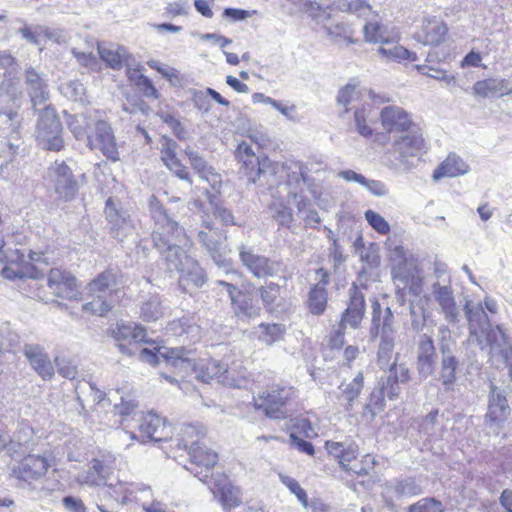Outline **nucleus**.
I'll return each mask as SVG.
<instances>
[{
	"mask_svg": "<svg viewBox=\"0 0 512 512\" xmlns=\"http://www.w3.org/2000/svg\"><path fill=\"white\" fill-rule=\"evenodd\" d=\"M382 128L388 134H405L417 128L412 115L403 107L389 105L384 107L379 114Z\"/></svg>",
	"mask_w": 512,
	"mask_h": 512,
	"instance_id": "obj_16",
	"label": "nucleus"
},
{
	"mask_svg": "<svg viewBox=\"0 0 512 512\" xmlns=\"http://www.w3.org/2000/svg\"><path fill=\"white\" fill-rule=\"evenodd\" d=\"M160 156L163 164L179 179L193 184L188 168L177 156V143L168 137H163Z\"/></svg>",
	"mask_w": 512,
	"mask_h": 512,
	"instance_id": "obj_24",
	"label": "nucleus"
},
{
	"mask_svg": "<svg viewBox=\"0 0 512 512\" xmlns=\"http://www.w3.org/2000/svg\"><path fill=\"white\" fill-rule=\"evenodd\" d=\"M111 337L121 352L127 355H132L138 346L146 342L148 338L146 328L135 322L117 323L111 329Z\"/></svg>",
	"mask_w": 512,
	"mask_h": 512,
	"instance_id": "obj_14",
	"label": "nucleus"
},
{
	"mask_svg": "<svg viewBox=\"0 0 512 512\" xmlns=\"http://www.w3.org/2000/svg\"><path fill=\"white\" fill-rule=\"evenodd\" d=\"M286 171V184L292 187H299L307 181V166L299 160L290 159L282 164Z\"/></svg>",
	"mask_w": 512,
	"mask_h": 512,
	"instance_id": "obj_38",
	"label": "nucleus"
},
{
	"mask_svg": "<svg viewBox=\"0 0 512 512\" xmlns=\"http://www.w3.org/2000/svg\"><path fill=\"white\" fill-rule=\"evenodd\" d=\"M449 37L447 23L436 16L424 18L414 38L426 46H439Z\"/></svg>",
	"mask_w": 512,
	"mask_h": 512,
	"instance_id": "obj_18",
	"label": "nucleus"
},
{
	"mask_svg": "<svg viewBox=\"0 0 512 512\" xmlns=\"http://www.w3.org/2000/svg\"><path fill=\"white\" fill-rule=\"evenodd\" d=\"M229 295L234 314L241 319L258 317L261 307L253 283L246 282L241 288L224 280L218 281Z\"/></svg>",
	"mask_w": 512,
	"mask_h": 512,
	"instance_id": "obj_6",
	"label": "nucleus"
},
{
	"mask_svg": "<svg viewBox=\"0 0 512 512\" xmlns=\"http://www.w3.org/2000/svg\"><path fill=\"white\" fill-rule=\"evenodd\" d=\"M162 317V311L159 302H145L140 311V318L145 322H154Z\"/></svg>",
	"mask_w": 512,
	"mask_h": 512,
	"instance_id": "obj_56",
	"label": "nucleus"
},
{
	"mask_svg": "<svg viewBox=\"0 0 512 512\" xmlns=\"http://www.w3.org/2000/svg\"><path fill=\"white\" fill-rule=\"evenodd\" d=\"M209 490L224 512H231L243 504L241 488L225 473H218L212 478Z\"/></svg>",
	"mask_w": 512,
	"mask_h": 512,
	"instance_id": "obj_11",
	"label": "nucleus"
},
{
	"mask_svg": "<svg viewBox=\"0 0 512 512\" xmlns=\"http://www.w3.org/2000/svg\"><path fill=\"white\" fill-rule=\"evenodd\" d=\"M162 360L170 372V374L163 373V377L170 383L183 381L191 373H193L194 359L192 358V351L185 347H171L167 348L161 354Z\"/></svg>",
	"mask_w": 512,
	"mask_h": 512,
	"instance_id": "obj_10",
	"label": "nucleus"
},
{
	"mask_svg": "<svg viewBox=\"0 0 512 512\" xmlns=\"http://www.w3.org/2000/svg\"><path fill=\"white\" fill-rule=\"evenodd\" d=\"M328 302V292L324 287H320L319 284L313 285L308 293L307 307L310 313L313 315H322Z\"/></svg>",
	"mask_w": 512,
	"mask_h": 512,
	"instance_id": "obj_40",
	"label": "nucleus"
},
{
	"mask_svg": "<svg viewBox=\"0 0 512 512\" xmlns=\"http://www.w3.org/2000/svg\"><path fill=\"white\" fill-rule=\"evenodd\" d=\"M180 441L183 447L188 451L189 447L198 443V441H205V431L203 427L193 424L185 425L180 432Z\"/></svg>",
	"mask_w": 512,
	"mask_h": 512,
	"instance_id": "obj_49",
	"label": "nucleus"
},
{
	"mask_svg": "<svg viewBox=\"0 0 512 512\" xmlns=\"http://www.w3.org/2000/svg\"><path fill=\"white\" fill-rule=\"evenodd\" d=\"M298 397L297 389L282 382H273L262 388L253 397L252 404L255 410L262 412L266 417L275 420L288 418V407Z\"/></svg>",
	"mask_w": 512,
	"mask_h": 512,
	"instance_id": "obj_3",
	"label": "nucleus"
},
{
	"mask_svg": "<svg viewBox=\"0 0 512 512\" xmlns=\"http://www.w3.org/2000/svg\"><path fill=\"white\" fill-rule=\"evenodd\" d=\"M435 299L442 308L446 319L454 321L458 312L452 292L447 287H440L435 292Z\"/></svg>",
	"mask_w": 512,
	"mask_h": 512,
	"instance_id": "obj_45",
	"label": "nucleus"
},
{
	"mask_svg": "<svg viewBox=\"0 0 512 512\" xmlns=\"http://www.w3.org/2000/svg\"><path fill=\"white\" fill-rule=\"evenodd\" d=\"M258 300L268 312L276 311L284 301L281 286L275 282H269L256 289Z\"/></svg>",
	"mask_w": 512,
	"mask_h": 512,
	"instance_id": "obj_37",
	"label": "nucleus"
},
{
	"mask_svg": "<svg viewBox=\"0 0 512 512\" xmlns=\"http://www.w3.org/2000/svg\"><path fill=\"white\" fill-rule=\"evenodd\" d=\"M317 420V414L313 410H303L290 417V433H296L303 438L313 439L318 436L314 428V422Z\"/></svg>",
	"mask_w": 512,
	"mask_h": 512,
	"instance_id": "obj_33",
	"label": "nucleus"
},
{
	"mask_svg": "<svg viewBox=\"0 0 512 512\" xmlns=\"http://www.w3.org/2000/svg\"><path fill=\"white\" fill-rule=\"evenodd\" d=\"M324 448L329 457H331L344 473L351 464L357 460L359 454V446L357 443L327 440Z\"/></svg>",
	"mask_w": 512,
	"mask_h": 512,
	"instance_id": "obj_22",
	"label": "nucleus"
},
{
	"mask_svg": "<svg viewBox=\"0 0 512 512\" xmlns=\"http://www.w3.org/2000/svg\"><path fill=\"white\" fill-rule=\"evenodd\" d=\"M365 41L373 44L398 43L400 35L395 29L389 30L378 21H369L363 27Z\"/></svg>",
	"mask_w": 512,
	"mask_h": 512,
	"instance_id": "obj_32",
	"label": "nucleus"
},
{
	"mask_svg": "<svg viewBox=\"0 0 512 512\" xmlns=\"http://www.w3.org/2000/svg\"><path fill=\"white\" fill-rule=\"evenodd\" d=\"M190 471L203 483H207L211 470L218 464V454L205 441H198L188 450Z\"/></svg>",
	"mask_w": 512,
	"mask_h": 512,
	"instance_id": "obj_13",
	"label": "nucleus"
},
{
	"mask_svg": "<svg viewBox=\"0 0 512 512\" xmlns=\"http://www.w3.org/2000/svg\"><path fill=\"white\" fill-rule=\"evenodd\" d=\"M435 355L436 349L432 338L428 335H423L418 343V355L416 362L417 370L421 375L426 377L432 372Z\"/></svg>",
	"mask_w": 512,
	"mask_h": 512,
	"instance_id": "obj_36",
	"label": "nucleus"
},
{
	"mask_svg": "<svg viewBox=\"0 0 512 512\" xmlns=\"http://www.w3.org/2000/svg\"><path fill=\"white\" fill-rule=\"evenodd\" d=\"M97 52L106 66L113 70H120L131 58L125 47L113 43H97Z\"/></svg>",
	"mask_w": 512,
	"mask_h": 512,
	"instance_id": "obj_30",
	"label": "nucleus"
},
{
	"mask_svg": "<svg viewBox=\"0 0 512 512\" xmlns=\"http://www.w3.org/2000/svg\"><path fill=\"white\" fill-rule=\"evenodd\" d=\"M473 94L481 97H503L509 95L512 90L509 88L508 82L505 79L486 78L478 80L473 85Z\"/></svg>",
	"mask_w": 512,
	"mask_h": 512,
	"instance_id": "obj_34",
	"label": "nucleus"
},
{
	"mask_svg": "<svg viewBox=\"0 0 512 512\" xmlns=\"http://www.w3.org/2000/svg\"><path fill=\"white\" fill-rule=\"evenodd\" d=\"M235 158L240 165V171L252 182H255L261 174L271 168L276 173L278 163L271 162L262 153V145L254 138L241 141L235 150Z\"/></svg>",
	"mask_w": 512,
	"mask_h": 512,
	"instance_id": "obj_4",
	"label": "nucleus"
},
{
	"mask_svg": "<svg viewBox=\"0 0 512 512\" xmlns=\"http://www.w3.org/2000/svg\"><path fill=\"white\" fill-rule=\"evenodd\" d=\"M160 118L179 140L186 139L187 132L178 118L170 113L161 114Z\"/></svg>",
	"mask_w": 512,
	"mask_h": 512,
	"instance_id": "obj_58",
	"label": "nucleus"
},
{
	"mask_svg": "<svg viewBox=\"0 0 512 512\" xmlns=\"http://www.w3.org/2000/svg\"><path fill=\"white\" fill-rule=\"evenodd\" d=\"M458 364V360L455 356H446L441 360L439 378L446 391L453 389V385L456 381Z\"/></svg>",
	"mask_w": 512,
	"mask_h": 512,
	"instance_id": "obj_43",
	"label": "nucleus"
},
{
	"mask_svg": "<svg viewBox=\"0 0 512 512\" xmlns=\"http://www.w3.org/2000/svg\"><path fill=\"white\" fill-rule=\"evenodd\" d=\"M444 510L443 503L433 497L422 498L408 507V512H444Z\"/></svg>",
	"mask_w": 512,
	"mask_h": 512,
	"instance_id": "obj_51",
	"label": "nucleus"
},
{
	"mask_svg": "<svg viewBox=\"0 0 512 512\" xmlns=\"http://www.w3.org/2000/svg\"><path fill=\"white\" fill-rule=\"evenodd\" d=\"M378 462L371 453L357 456V460L344 472L347 477V486L353 491L367 490L377 481L375 468Z\"/></svg>",
	"mask_w": 512,
	"mask_h": 512,
	"instance_id": "obj_9",
	"label": "nucleus"
},
{
	"mask_svg": "<svg viewBox=\"0 0 512 512\" xmlns=\"http://www.w3.org/2000/svg\"><path fill=\"white\" fill-rule=\"evenodd\" d=\"M137 433L130 431L131 439L140 442L149 440L161 442L171 438L172 429L166 419L152 412L141 413L137 416Z\"/></svg>",
	"mask_w": 512,
	"mask_h": 512,
	"instance_id": "obj_8",
	"label": "nucleus"
},
{
	"mask_svg": "<svg viewBox=\"0 0 512 512\" xmlns=\"http://www.w3.org/2000/svg\"><path fill=\"white\" fill-rule=\"evenodd\" d=\"M259 331L258 339L267 345H272L283 340L286 329L279 323H261Z\"/></svg>",
	"mask_w": 512,
	"mask_h": 512,
	"instance_id": "obj_44",
	"label": "nucleus"
},
{
	"mask_svg": "<svg viewBox=\"0 0 512 512\" xmlns=\"http://www.w3.org/2000/svg\"><path fill=\"white\" fill-rule=\"evenodd\" d=\"M370 114V110L366 107H361L355 110L354 118L358 133L366 138L373 135V129L368 125L367 120Z\"/></svg>",
	"mask_w": 512,
	"mask_h": 512,
	"instance_id": "obj_52",
	"label": "nucleus"
},
{
	"mask_svg": "<svg viewBox=\"0 0 512 512\" xmlns=\"http://www.w3.org/2000/svg\"><path fill=\"white\" fill-rule=\"evenodd\" d=\"M289 440L292 446L296 447L300 452L305 453L309 456L315 455V448L309 441L302 439L296 433L289 434Z\"/></svg>",
	"mask_w": 512,
	"mask_h": 512,
	"instance_id": "obj_62",
	"label": "nucleus"
},
{
	"mask_svg": "<svg viewBox=\"0 0 512 512\" xmlns=\"http://www.w3.org/2000/svg\"><path fill=\"white\" fill-rule=\"evenodd\" d=\"M26 83L33 89V94L31 95V101L33 106L42 105L48 100V92L46 90V85L42 81L38 72L29 68L25 71Z\"/></svg>",
	"mask_w": 512,
	"mask_h": 512,
	"instance_id": "obj_39",
	"label": "nucleus"
},
{
	"mask_svg": "<svg viewBox=\"0 0 512 512\" xmlns=\"http://www.w3.org/2000/svg\"><path fill=\"white\" fill-rule=\"evenodd\" d=\"M50 107H46L45 115H42L37 124V138L44 143L48 151L59 152L64 148L62 138V123L54 111L49 113Z\"/></svg>",
	"mask_w": 512,
	"mask_h": 512,
	"instance_id": "obj_15",
	"label": "nucleus"
},
{
	"mask_svg": "<svg viewBox=\"0 0 512 512\" xmlns=\"http://www.w3.org/2000/svg\"><path fill=\"white\" fill-rule=\"evenodd\" d=\"M143 344H147L150 346V348H143L139 352V357L141 361L148 363L151 366H158L160 364V361L162 359L161 352L162 347L160 344L153 339H146V342H143Z\"/></svg>",
	"mask_w": 512,
	"mask_h": 512,
	"instance_id": "obj_50",
	"label": "nucleus"
},
{
	"mask_svg": "<svg viewBox=\"0 0 512 512\" xmlns=\"http://www.w3.org/2000/svg\"><path fill=\"white\" fill-rule=\"evenodd\" d=\"M394 315L391 308L386 307L382 316V307L378 300L372 302V321L370 333L372 338H376L379 334L383 337L393 333Z\"/></svg>",
	"mask_w": 512,
	"mask_h": 512,
	"instance_id": "obj_28",
	"label": "nucleus"
},
{
	"mask_svg": "<svg viewBox=\"0 0 512 512\" xmlns=\"http://www.w3.org/2000/svg\"><path fill=\"white\" fill-rule=\"evenodd\" d=\"M239 257L242 264L257 278L274 275V267L269 258L254 254L251 250H247L244 247L241 248Z\"/></svg>",
	"mask_w": 512,
	"mask_h": 512,
	"instance_id": "obj_29",
	"label": "nucleus"
},
{
	"mask_svg": "<svg viewBox=\"0 0 512 512\" xmlns=\"http://www.w3.org/2000/svg\"><path fill=\"white\" fill-rule=\"evenodd\" d=\"M151 238L154 247L162 252L185 248L191 244L185 230L168 217L155 223Z\"/></svg>",
	"mask_w": 512,
	"mask_h": 512,
	"instance_id": "obj_7",
	"label": "nucleus"
},
{
	"mask_svg": "<svg viewBox=\"0 0 512 512\" xmlns=\"http://www.w3.org/2000/svg\"><path fill=\"white\" fill-rule=\"evenodd\" d=\"M36 297L45 303L68 309L82 301L80 282L65 268H51L46 276V286L37 289Z\"/></svg>",
	"mask_w": 512,
	"mask_h": 512,
	"instance_id": "obj_2",
	"label": "nucleus"
},
{
	"mask_svg": "<svg viewBox=\"0 0 512 512\" xmlns=\"http://www.w3.org/2000/svg\"><path fill=\"white\" fill-rule=\"evenodd\" d=\"M193 373L203 383H225L229 380L228 365L214 358H201L194 362Z\"/></svg>",
	"mask_w": 512,
	"mask_h": 512,
	"instance_id": "obj_20",
	"label": "nucleus"
},
{
	"mask_svg": "<svg viewBox=\"0 0 512 512\" xmlns=\"http://www.w3.org/2000/svg\"><path fill=\"white\" fill-rule=\"evenodd\" d=\"M138 407V403L134 399H121L119 404L114 406L116 413L122 418L121 425L125 429L131 428L129 422L130 420L135 421L137 419L136 409Z\"/></svg>",
	"mask_w": 512,
	"mask_h": 512,
	"instance_id": "obj_47",
	"label": "nucleus"
},
{
	"mask_svg": "<svg viewBox=\"0 0 512 512\" xmlns=\"http://www.w3.org/2000/svg\"><path fill=\"white\" fill-rule=\"evenodd\" d=\"M124 290L123 274L119 268L108 267L86 285V301L81 311L86 316H106L112 311L115 298Z\"/></svg>",
	"mask_w": 512,
	"mask_h": 512,
	"instance_id": "obj_1",
	"label": "nucleus"
},
{
	"mask_svg": "<svg viewBox=\"0 0 512 512\" xmlns=\"http://www.w3.org/2000/svg\"><path fill=\"white\" fill-rule=\"evenodd\" d=\"M465 313L470 327L476 329L483 318H487L484 310L481 307H469L466 305Z\"/></svg>",
	"mask_w": 512,
	"mask_h": 512,
	"instance_id": "obj_63",
	"label": "nucleus"
},
{
	"mask_svg": "<svg viewBox=\"0 0 512 512\" xmlns=\"http://www.w3.org/2000/svg\"><path fill=\"white\" fill-rule=\"evenodd\" d=\"M359 92L356 90L355 85L347 84L340 89L337 100L338 103L343 105L345 112H348L349 105L358 97Z\"/></svg>",
	"mask_w": 512,
	"mask_h": 512,
	"instance_id": "obj_60",
	"label": "nucleus"
},
{
	"mask_svg": "<svg viewBox=\"0 0 512 512\" xmlns=\"http://www.w3.org/2000/svg\"><path fill=\"white\" fill-rule=\"evenodd\" d=\"M15 257L8 260L2 269V275L10 280L36 278L40 275L36 263L44 260L43 252L30 251L26 256L20 250H15Z\"/></svg>",
	"mask_w": 512,
	"mask_h": 512,
	"instance_id": "obj_12",
	"label": "nucleus"
},
{
	"mask_svg": "<svg viewBox=\"0 0 512 512\" xmlns=\"http://www.w3.org/2000/svg\"><path fill=\"white\" fill-rule=\"evenodd\" d=\"M23 353L33 370L43 379L50 380L55 375L54 364L44 347L39 344H26Z\"/></svg>",
	"mask_w": 512,
	"mask_h": 512,
	"instance_id": "obj_23",
	"label": "nucleus"
},
{
	"mask_svg": "<svg viewBox=\"0 0 512 512\" xmlns=\"http://www.w3.org/2000/svg\"><path fill=\"white\" fill-rule=\"evenodd\" d=\"M48 465L44 457L39 455H27L22 459L15 471L20 479L25 481L35 480L44 475Z\"/></svg>",
	"mask_w": 512,
	"mask_h": 512,
	"instance_id": "obj_35",
	"label": "nucleus"
},
{
	"mask_svg": "<svg viewBox=\"0 0 512 512\" xmlns=\"http://www.w3.org/2000/svg\"><path fill=\"white\" fill-rule=\"evenodd\" d=\"M497 387L492 386L491 394L488 402V409L485 415L486 422L489 425H497L504 423L510 415V407L506 397L496 392Z\"/></svg>",
	"mask_w": 512,
	"mask_h": 512,
	"instance_id": "obj_27",
	"label": "nucleus"
},
{
	"mask_svg": "<svg viewBox=\"0 0 512 512\" xmlns=\"http://www.w3.org/2000/svg\"><path fill=\"white\" fill-rule=\"evenodd\" d=\"M391 261L393 280L401 282L414 296L420 295L424 280L418 260L408 255L403 247L397 246L393 249Z\"/></svg>",
	"mask_w": 512,
	"mask_h": 512,
	"instance_id": "obj_5",
	"label": "nucleus"
},
{
	"mask_svg": "<svg viewBox=\"0 0 512 512\" xmlns=\"http://www.w3.org/2000/svg\"><path fill=\"white\" fill-rule=\"evenodd\" d=\"M188 159L192 168L199 174L201 178L209 180L210 176L219 177V175L214 173L212 168L209 167L206 161L198 154L191 152L188 154Z\"/></svg>",
	"mask_w": 512,
	"mask_h": 512,
	"instance_id": "obj_53",
	"label": "nucleus"
},
{
	"mask_svg": "<svg viewBox=\"0 0 512 512\" xmlns=\"http://www.w3.org/2000/svg\"><path fill=\"white\" fill-rule=\"evenodd\" d=\"M393 147L402 158L415 157L425 152V139L417 126L410 133L400 136L393 142Z\"/></svg>",
	"mask_w": 512,
	"mask_h": 512,
	"instance_id": "obj_26",
	"label": "nucleus"
},
{
	"mask_svg": "<svg viewBox=\"0 0 512 512\" xmlns=\"http://www.w3.org/2000/svg\"><path fill=\"white\" fill-rule=\"evenodd\" d=\"M364 386V375L359 372L354 379L345 385L342 389L340 398L343 400V405L346 410H351L355 401L359 398Z\"/></svg>",
	"mask_w": 512,
	"mask_h": 512,
	"instance_id": "obj_41",
	"label": "nucleus"
},
{
	"mask_svg": "<svg viewBox=\"0 0 512 512\" xmlns=\"http://www.w3.org/2000/svg\"><path fill=\"white\" fill-rule=\"evenodd\" d=\"M468 171V164L460 156L455 153H449L433 171L432 179L437 182L443 178H454L464 175Z\"/></svg>",
	"mask_w": 512,
	"mask_h": 512,
	"instance_id": "obj_31",
	"label": "nucleus"
},
{
	"mask_svg": "<svg viewBox=\"0 0 512 512\" xmlns=\"http://www.w3.org/2000/svg\"><path fill=\"white\" fill-rule=\"evenodd\" d=\"M410 380V371L404 365H397L395 362L389 368V375L379 382L380 405H384L385 398L397 399L400 395V383Z\"/></svg>",
	"mask_w": 512,
	"mask_h": 512,
	"instance_id": "obj_21",
	"label": "nucleus"
},
{
	"mask_svg": "<svg viewBox=\"0 0 512 512\" xmlns=\"http://www.w3.org/2000/svg\"><path fill=\"white\" fill-rule=\"evenodd\" d=\"M365 218L369 225L379 234L386 235L390 232L389 223L377 212L367 210L365 212Z\"/></svg>",
	"mask_w": 512,
	"mask_h": 512,
	"instance_id": "obj_55",
	"label": "nucleus"
},
{
	"mask_svg": "<svg viewBox=\"0 0 512 512\" xmlns=\"http://www.w3.org/2000/svg\"><path fill=\"white\" fill-rule=\"evenodd\" d=\"M280 480L289 489V491L297 497L301 504L304 506L308 505L309 501L307 493L297 480L287 475H281Z\"/></svg>",
	"mask_w": 512,
	"mask_h": 512,
	"instance_id": "obj_54",
	"label": "nucleus"
},
{
	"mask_svg": "<svg viewBox=\"0 0 512 512\" xmlns=\"http://www.w3.org/2000/svg\"><path fill=\"white\" fill-rule=\"evenodd\" d=\"M55 364L58 367V372L64 378L73 380L78 375L77 365L71 360H60L58 357L55 358Z\"/></svg>",
	"mask_w": 512,
	"mask_h": 512,
	"instance_id": "obj_61",
	"label": "nucleus"
},
{
	"mask_svg": "<svg viewBox=\"0 0 512 512\" xmlns=\"http://www.w3.org/2000/svg\"><path fill=\"white\" fill-rule=\"evenodd\" d=\"M72 54L81 67L91 71H99L98 60L92 53L80 52L73 49Z\"/></svg>",
	"mask_w": 512,
	"mask_h": 512,
	"instance_id": "obj_59",
	"label": "nucleus"
},
{
	"mask_svg": "<svg viewBox=\"0 0 512 512\" xmlns=\"http://www.w3.org/2000/svg\"><path fill=\"white\" fill-rule=\"evenodd\" d=\"M485 339L491 349H500V351L505 354L512 352L509 336L499 325L491 327L486 332Z\"/></svg>",
	"mask_w": 512,
	"mask_h": 512,
	"instance_id": "obj_42",
	"label": "nucleus"
},
{
	"mask_svg": "<svg viewBox=\"0 0 512 512\" xmlns=\"http://www.w3.org/2000/svg\"><path fill=\"white\" fill-rule=\"evenodd\" d=\"M378 53L388 60H392L395 62H415L418 57L417 54L413 51L408 50L404 46L396 45L393 48H384L380 47L378 49Z\"/></svg>",
	"mask_w": 512,
	"mask_h": 512,
	"instance_id": "obj_46",
	"label": "nucleus"
},
{
	"mask_svg": "<svg viewBox=\"0 0 512 512\" xmlns=\"http://www.w3.org/2000/svg\"><path fill=\"white\" fill-rule=\"evenodd\" d=\"M51 169L58 179L63 180V182L58 181L55 186L59 198L63 201L72 200L78 192V183L70 167L64 161H61L55 162Z\"/></svg>",
	"mask_w": 512,
	"mask_h": 512,
	"instance_id": "obj_25",
	"label": "nucleus"
},
{
	"mask_svg": "<svg viewBox=\"0 0 512 512\" xmlns=\"http://www.w3.org/2000/svg\"><path fill=\"white\" fill-rule=\"evenodd\" d=\"M252 98L255 103L261 102V103L271 105L272 107L277 109L284 116H289L290 112L295 111V108H296L295 105L285 106L281 102H279L271 97L265 96L263 93H255L252 96Z\"/></svg>",
	"mask_w": 512,
	"mask_h": 512,
	"instance_id": "obj_57",
	"label": "nucleus"
},
{
	"mask_svg": "<svg viewBox=\"0 0 512 512\" xmlns=\"http://www.w3.org/2000/svg\"><path fill=\"white\" fill-rule=\"evenodd\" d=\"M347 11L357 16H366L371 12V7L366 0H350L347 3Z\"/></svg>",
	"mask_w": 512,
	"mask_h": 512,
	"instance_id": "obj_64",
	"label": "nucleus"
},
{
	"mask_svg": "<svg viewBox=\"0 0 512 512\" xmlns=\"http://www.w3.org/2000/svg\"><path fill=\"white\" fill-rule=\"evenodd\" d=\"M128 79L133 82V84L141 91V93L150 99L158 100L160 98V93L158 89L153 84L152 80L147 76L138 73L128 74Z\"/></svg>",
	"mask_w": 512,
	"mask_h": 512,
	"instance_id": "obj_48",
	"label": "nucleus"
},
{
	"mask_svg": "<svg viewBox=\"0 0 512 512\" xmlns=\"http://www.w3.org/2000/svg\"><path fill=\"white\" fill-rule=\"evenodd\" d=\"M365 313V296L359 287L353 284L350 289L347 307L341 314L339 326L345 329L348 326L353 329H358L365 317Z\"/></svg>",
	"mask_w": 512,
	"mask_h": 512,
	"instance_id": "obj_19",
	"label": "nucleus"
},
{
	"mask_svg": "<svg viewBox=\"0 0 512 512\" xmlns=\"http://www.w3.org/2000/svg\"><path fill=\"white\" fill-rule=\"evenodd\" d=\"M94 134L87 135V146L91 149H99L110 161L120 159L115 136L111 126L103 120L96 121Z\"/></svg>",
	"mask_w": 512,
	"mask_h": 512,
	"instance_id": "obj_17",
	"label": "nucleus"
}]
</instances>
